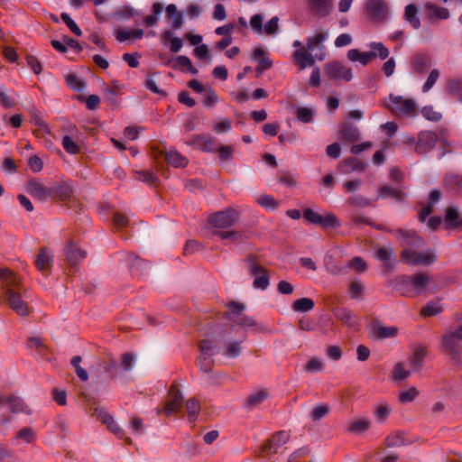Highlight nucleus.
Here are the masks:
<instances>
[{"mask_svg":"<svg viewBox=\"0 0 462 462\" xmlns=\"http://www.w3.org/2000/svg\"><path fill=\"white\" fill-rule=\"evenodd\" d=\"M252 59L258 62L255 68L256 77H260L264 70L271 69L273 66V60L269 58L268 52L265 51L263 46L254 49Z\"/></svg>","mask_w":462,"mask_h":462,"instance_id":"obj_17","label":"nucleus"},{"mask_svg":"<svg viewBox=\"0 0 462 462\" xmlns=\"http://www.w3.org/2000/svg\"><path fill=\"white\" fill-rule=\"evenodd\" d=\"M134 178L137 180L152 186H156L159 182V178L150 171H134Z\"/></svg>","mask_w":462,"mask_h":462,"instance_id":"obj_42","label":"nucleus"},{"mask_svg":"<svg viewBox=\"0 0 462 462\" xmlns=\"http://www.w3.org/2000/svg\"><path fill=\"white\" fill-rule=\"evenodd\" d=\"M289 439V434L284 430L273 433L271 437L273 444L276 446L274 447L273 453H277L279 447L288 442Z\"/></svg>","mask_w":462,"mask_h":462,"instance_id":"obj_57","label":"nucleus"},{"mask_svg":"<svg viewBox=\"0 0 462 462\" xmlns=\"http://www.w3.org/2000/svg\"><path fill=\"white\" fill-rule=\"evenodd\" d=\"M426 9L428 10V15L430 19H441L446 20L449 18L450 13L448 8L438 6L431 3H427L425 5Z\"/></svg>","mask_w":462,"mask_h":462,"instance_id":"obj_34","label":"nucleus"},{"mask_svg":"<svg viewBox=\"0 0 462 462\" xmlns=\"http://www.w3.org/2000/svg\"><path fill=\"white\" fill-rule=\"evenodd\" d=\"M408 274H401L387 282L388 287L399 292L401 296L413 298L408 281Z\"/></svg>","mask_w":462,"mask_h":462,"instance_id":"obj_21","label":"nucleus"},{"mask_svg":"<svg viewBox=\"0 0 462 462\" xmlns=\"http://www.w3.org/2000/svg\"><path fill=\"white\" fill-rule=\"evenodd\" d=\"M87 256V251L79 248L73 241H69L66 247V260L71 268H75L79 260Z\"/></svg>","mask_w":462,"mask_h":462,"instance_id":"obj_22","label":"nucleus"},{"mask_svg":"<svg viewBox=\"0 0 462 462\" xmlns=\"http://www.w3.org/2000/svg\"><path fill=\"white\" fill-rule=\"evenodd\" d=\"M408 277L411 291L413 293V298L424 292L431 282L435 283L432 289V292H436L452 282L450 278L443 276L442 274H438L431 277L428 273L425 272L415 273L413 274L408 275Z\"/></svg>","mask_w":462,"mask_h":462,"instance_id":"obj_2","label":"nucleus"},{"mask_svg":"<svg viewBox=\"0 0 462 462\" xmlns=\"http://www.w3.org/2000/svg\"><path fill=\"white\" fill-rule=\"evenodd\" d=\"M53 263V257L48 253L46 247H42L35 260V265L40 272L45 276L50 274L51 268Z\"/></svg>","mask_w":462,"mask_h":462,"instance_id":"obj_24","label":"nucleus"},{"mask_svg":"<svg viewBox=\"0 0 462 462\" xmlns=\"http://www.w3.org/2000/svg\"><path fill=\"white\" fill-rule=\"evenodd\" d=\"M365 12L372 20L381 22L385 19L388 8L383 0H367L365 3Z\"/></svg>","mask_w":462,"mask_h":462,"instance_id":"obj_14","label":"nucleus"},{"mask_svg":"<svg viewBox=\"0 0 462 462\" xmlns=\"http://www.w3.org/2000/svg\"><path fill=\"white\" fill-rule=\"evenodd\" d=\"M60 18L62 22L68 26V28L77 36L82 35L81 29L77 25L74 20L69 16L67 13H62L60 14Z\"/></svg>","mask_w":462,"mask_h":462,"instance_id":"obj_62","label":"nucleus"},{"mask_svg":"<svg viewBox=\"0 0 462 462\" xmlns=\"http://www.w3.org/2000/svg\"><path fill=\"white\" fill-rule=\"evenodd\" d=\"M389 100L393 105L389 106V109L393 113L412 116L416 111V104L412 99H405L402 96L390 94Z\"/></svg>","mask_w":462,"mask_h":462,"instance_id":"obj_11","label":"nucleus"},{"mask_svg":"<svg viewBox=\"0 0 462 462\" xmlns=\"http://www.w3.org/2000/svg\"><path fill=\"white\" fill-rule=\"evenodd\" d=\"M62 146L64 150L70 154H78L80 152V148L76 142L69 135L62 138Z\"/></svg>","mask_w":462,"mask_h":462,"instance_id":"obj_61","label":"nucleus"},{"mask_svg":"<svg viewBox=\"0 0 462 462\" xmlns=\"http://www.w3.org/2000/svg\"><path fill=\"white\" fill-rule=\"evenodd\" d=\"M52 198H58L61 201L69 200L74 194L73 186L69 181H60L51 187Z\"/></svg>","mask_w":462,"mask_h":462,"instance_id":"obj_25","label":"nucleus"},{"mask_svg":"<svg viewBox=\"0 0 462 462\" xmlns=\"http://www.w3.org/2000/svg\"><path fill=\"white\" fill-rule=\"evenodd\" d=\"M189 420L193 422L197 420L200 411V404L196 398H190L186 402Z\"/></svg>","mask_w":462,"mask_h":462,"instance_id":"obj_50","label":"nucleus"},{"mask_svg":"<svg viewBox=\"0 0 462 462\" xmlns=\"http://www.w3.org/2000/svg\"><path fill=\"white\" fill-rule=\"evenodd\" d=\"M411 372L405 370L402 363H397L393 371L392 378L393 381L399 382L408 378Z\"/></svg>","mask_w":462,"mask_h":462,"instance_id":"obj_59","label":"nucleus"},{"mask_svg":"<svg viewBox=\"0 0 462 462\" xmlns=\"http://www.w3.org/2000/svg\"><path fill=\"white\" fill-rule=\"evenodd\" d=\"M214 234L223 240H229L234 243H241L245 237L244 233L236 230L216 231Z\"/></svg>","mask_w":462,"mask_h":462,"instance_id":"obj_46","label":"nucleus"},{"mask_svg":"<svg viewBox=\"0 0 462 462\" xmlns=\"http://www.w3.org/2000/svg\"><path fill=\"white\" fill-rule=\"evenodd\" d=\"M339 134L341 139L346 143L357 141L360 135L358 128L349 122L342 124Z\"/></svg>","mask_w":462,"mask_h":462,"instance_id":"obj_31","label":"nucleus"},{"mask_svg":"<svg viewBox=\"0 0 462 462\" xmlns=\"http://www.w3.org/2000/svg\"><path fill=\"white\" fill-rule=\"evenodd\" d=\"M169 397L170 400L166 402L163 409L164 413L168 416L179 412L182 406V393L175 382L170 387Z\"/></svg>","mask_w":462,"mask_h":462,"instance_id":"obj_13","label":"nucleus"},{"mask_svg":"<svg viewBox=\"0 0 462 462\" xmlns=\"http://www.w3.org/2000/svg\"><path fill=\"white\" fill-rule=\"evenodd\" d=\"M267 397L268 393L265 390H260L247 398L245 406L248 408H254L262 403L265 399H267Z\"/></svg>","mask_w":462,"mask_h":462,"instance_id":"obj_53","label":"nucleus"},{"mask_svg":"<svg viewBox=\"0 0 462 462\" xmlns=\"http://www.w3.org/2000/svg\"><path fill=\"white\" fill-rule=\"evenodd\" d=\"M444 190L452 195L462 194V175L457 173H447L442 181Z\"/></svg>","mask_w":462,"mask_h":462,"instance_id":"obj_18","label":"nucleus"},{"mask_svg":"<svg viewBox=\"0 0 462 462\" xmlns=\"http://www.w3.org/2000/svg\"><path fill=\"white\" fill-rule=\"evenodd\" d=\"M314 301L310 298H300L292 303V310L296 312H309L314 308Z\"/></svg>","mask_w":462,"mask_h":462,"instance_id":"obj_43","label":"nucleus"},{"mask_svg":"<svg viewBox=\"0 0 462 462\" xmlns=\"http://www.w3.org/2000/svg\"><path fill=\"white\" fill-rule=\"evenodd\" d=\"M334 317L349 328H356L358 322L352 310L346 307H336L332 310Z\"/></svg>","mask_w":462,"mask_h":462,"instance_id":"obj_26","label":"nucleus"},{"mask_svg":"<svg viewBox=\"0 0 462 462\" xmlns=\"http://www.w3.org/2000/svg\"><path fill=\"white\" fill-rule=\"evenodd\" d=\"M398 232L401 234L407 245L420 246L423 242L422 238L419 236L415 231H403L399 229Z\"/></svg>","mask_w":462,"mask_h":462,"instance_id":"obj_52","label":"nucleus"},{"mask_svg":"<svg viewBox=\"0 0 462 462\" xmlns=\"http://www.w3.org/2000/svg\"><path fill=\"white\" fill-rule=\"evenodd\" d=\"M302 216L309 223L318 225L322 228L336 229L341 226L339 218L333 213L322 216L311 208H305Z\"/></svg>","mask_w":462,"mask_h":462,"instance_id":"obj_4","label":"nucleus"},{"mask_svg":"<svg viewBox=\"0 0 462 462\" xmlns=\"http://www.w3.org/2000/svg\"><path fill=\"white\" fill-rule=\"evenodd\" d=\"M330 407L328 404H319L310 412V419L313 421H319L328 414Z\"/></svg>","mask_w":462,"mask_h":462,"instance_id":"obj_55","label":"nucleus"},{"mask_svg":"<svg viewBox=\"0 0 462 462\" xmlns=\"http://www.w3.org/2000/svg\"><path fill=\"white\" fill-rule=\"evenodd\" d=\"M270 285V275L265 268V272L260 273L258 275L255 276V279L253 282V286L255 289H259L262 291L266 290Z\"/></svg>","mask_w":462,"mask_h":462,"instance_id":"obj_54","label":"nucleus"},{"mask_svg":"<svg viewBox=\"0 0 462 462\" xmlns=\"http://www.w3.org/2000/svg\"><path fill=\"white\" fill-rule=\"evenodd\" d=\"M421 114L426 119L432 122H439L442 117L441 114L435 111L431 106H423Z\"/></svg>","mask_w":462,"mask_h":462,"instance_id":"obj_64","label":"nucleus"},{"mask_svg":"<svg viewBox=\"0 0 462 462\" xmlns=\"http://www.w3.org/2000/svg\"><path fill=\"white\" fill-rule=\"evenodd\" d=\"M152 154L154 160L158 161L160 159H163L168 164L175 168H184L189 162V160L176 150H170L169 152H166L153 149Z\"/></svg>","mask_w":462,"mask_h":462,"instance_id":"obj_10","label":"nucleus"},{"mask_svg":"<svg viewBox=\"0 0 462 462\" xmlns=\"http://www.w3.org/2000/svg\"><path fill=\"white\" fill-rule=\"evenodd\" d=\"M0 279L5 282V295L11 309L20 316H27L30 313L28 304L22 299L24 294L20 280L17 275L9 269L0 268Z\"/></svg>","mask_w":462,"mask_h":462,"instance_id":"obj_1","label":"nucleus"},{"mask_svg":"<svg viewBox=\"0 0 462 462\" xmlns=\"http://www.w3.org/2000/svg\"><path fill=\"white\" fill-rule=\"evenodd\" d=\"M343 166L346 168L345 171H358L363 172L365 170L366 164L356 157H348L343 162Z\"/></svg>","mask_w":462,"mask_h":462,"instance_id":"obj_38","label":"nucleus"},{"mask_svg":"<svg viewBox=\"0 0 462 462\" xmlns=\"http://www.w3.org/2000/svg\"><path fill=\"white\" fill-rule=\"evenodd\" d=\"M257 201L262 207L267 209L274 210L279 207V202L272 195H262Z\"/></svg>","mask_w":462,"mask_h":462,"instance_id":"obj_60","label":"nucleus"},{"mask_svg":"<svg viewBox=\"0 0 462 462\" xmlns=\"http://www.w3.org/2000/svg\"><path fill=\"white\" fill-rule=\"evenodd\" d=\"M116 360L109 358L100 361L91 369L92 383L97 389H103L114 378L113 371L116 368Z\"/></svg>","mask_w":462,"mask_h":462,"instance_id":"obj_3","label":"nucleus"},{"mask_svg":"<svg viewBox=\"0 0 462 462\" xmlns=\"http://www.w3.org/2000/svg\"><path fill=\"white\" fill-rule=\"evenodd\" d=\"M398 328L395 327H384L381 325L380 323L377 324V326L374 328V335L379 338H388V337H393L397 335Z\"/></svg>","mask_w":462,"mask_h":462,"instance_id":"obj_41","label":"nucleus"},{"mask_svg":"<svg viewBox=\"0 0 462 462\" xmlns=\"http://www.w3.org/2000/svg\"><path fill=\"white\" fill-rule=\"evenodd\" d=\"M418 8L415 5L410 4L405 7L404 17L414 29L420 27V21L417 17Z\"/></svg>","mask_w":462,"mask_h":462,"instance_id":"obj_40","label":"nucleus"},{"mask_svg":"<svg viewBox=\"0 0 462 462\" xmlns=\"http://www.w3.org/2000/svg\"><path fill=\"white\" fill-rule=\"evenodd\" d=\"M460 218L457 208L448 207L445 215V228L447 230L455 229L460 226Z\"/></svg>","mask_w":462,"mask_h":462,"instance_id":"obj_33","label":"nucleus"},{"mask_svg":"<svg viewBox=\"0 0 462 462\" xmlns=\"http://www.w3.org/2000/svg\"><path fill=\"white\" fill-rule=\"evenodd\" d=\"M0 462H17L11 448L5 444L0 443Z\"/></svg>","mask_w":462,"mask_h":462,"instance_id":"obj_63","label":"nucleus"},{"mask_svg":"<svg viewBox=\"0 0 462 462\" xmlns=\"http://www.w3.org/2000/svg\"><path fill=\"white\" fill-rule=\"evenodd\" d=\"M438 142V135L433 131H421L418 135V141L415 143V152L418 154H426L430 152Z\"/></svg>","mask_w":462,"mask_h":462,"instance_id":"obj_12","label":"nucleus"},{"mask_svg":"<svg viewBox=\"0 0 462 462\" xmlns=\"http://www.w3.org/2000/svg\"><path fill=\"white\" fill-rule=\"evenodd\" d=\"M26 191L40 200L52 198L51 188L45 187L34 179L30 180L26 185Z\"/></svg>","mask_w":462,"mask_h":462,"instance_id":"obj_19","label":"nucleus"},{"mask_svg":"<svg viewBox=\"0 0 462 462\" xmlns=\"http://www.w3.org/2000/svg\"><path fill=\"white\" fill-rule=\"evenodd\" d=\"M442 347L446 354H448L453 362L460 365L462 362V345L458 340L453 339L446 335L442 337Z\"/></svg>","mask_w":462,"mask_h":462,"instance_id":"obj_15","label":"nucleus"},{"mask_svg":"<svg viewBox=\"0 0 462 462\" xmlns=\"http://www.w3.org/2000/svg\"><path fill=\"white\" fill-rule=\"evenodd\" d=\"M94 415H96L102 421L103 424H106L107 429L118 439H124L125 444L127 445L132 444L131 438L125 436V430L119 427V425L115 421L114 418L109 413H107L104 409L96 408Z\"/></svg>","mask_w":462,"mask_h":462,"instance_id":"obj_7","label":"nucleus"},{"mask_svg":"<svg viewBox=\"0 0 462 462\" xmlns=\"http://www.w3.org/2000/svg\"><path fill=\"white\" fill-rule=\"evenodd\" d=\"M186 143L189 146H194L205 152H216L217 150L218 142L216 137L210 134H196Z\"/></svg>","mask_w":462,"mask_h":462,"instance_id":"obj_9","label":"nucleus"},{"mask_svg":"<svg viewBox=\"0 0 462 462\" xmlns=\"http://www.w3.org/2000/svg\"><path fill=\"white\" fill-rule=\"evenodd\" d=\"M410 65L414 72L422 75L430 68L431 58L427 52L419 51L411 57Z\"/></svg>","mask_w":462,"mask_h":462,"instance_id":"obj_16","label":"nucleus"},{"mask_svg":"<svg viewBox=\"0 0 462 462\" xmlns=\"http://www.w3.org/2000/svg\"><path fill=\"white\" fill-rule=\"evenodd\" d=\"M5 402H7L10 405V411L14 413H19V412H26L28 414L31 413V411H27V405L23 402V400L20 397L11 395L5 399Z\"/></svg>","mask_w":462,"mask_h":462,"instance_id":"obj_37","label":"nucleus"},{"mask_svg":"<svg viewBox=\"0 0 462 462\" xmlns=\"http://www.w3.org/2000/svg\"><path fill=\"white\" fill-rule=\"evenodd\" d=\"M127 261L129 263L130 270L134 273L143 274L149 266L148 261L142 259L134 252H129L127 254Z\"/></svg>","mask_w":462,"mask_h":462,"instance_id":"obj_29","label":"nucleus"},{"mask_svg":"<svg viewBox=\"0 0 462 462\" xmlns=\"http://www.w3.org/2000/svg\"><path fill=\"white\" fill-rule=\"evenodd\" d=\"M447 90L448 94L462 102V80L450 79L447 83Z\"/></svg>","mask_w":462,"mask_h":462,"instance_id":"obj_49","label":"nucleus"},{"mask_svg":"<svg viewBox=\"0 0 462 462\" xmlns=\"http://www.w3.org/2000/svg\"><path fill=\"white\" fill-rule=\"evenodd\" d=\"M245 263L248 268L249 274L253 276L258 275L260 273L265 272V268L259 263L258 256L254 254H249Z\"/></svg>","mask_w":462,"mask_h":462,"instance_id":"obj_36","label":"nucleus"},{"mask_svg":"<svg viewBox=\"0 0 462 462\" xmlns=\"http://www.w3.org/2000/svg\"><path fill=\"white\" fill-rule=\"evenodd\" d=\"M428 354L427 347L418 346L414 347L412 355L410 357V365L413 372H420L424 366V358Z\"/></svg>","mask_w":462,"mask_h":462,"instance_id":"obj_28","label":"nucleus"},{"mask_svg":"<svg viewBox=\"0 0 462 462\" xmlns=\"http://www.w3.org/2000/svg\"><path fill=\"white\" fill-rule=\"evenodd\" d=\"M325 75L333 80L343 79L345 81H350L352 79V69L344 66L337 60L327 63L324 67Z\"/></svg>","mask_w":462,"mask_h":462,"instance_id":"obj_8","label":"nucleus"},{"mask_svg":"<svg viewBox=\"0 0 462 462\" xmlns=\"http://www.w3.org/2000/svg\"><path fill=\"white\" fill-rule=\"evenodd\" d=\"M143 33V29H118L116 31V38L118 42H124L130 39H142Z\"/></svg>","mask_w":462,"mask_h":462,"instance_id":"obj_35","label":"nucleus"},{"mask_svg":"<svg viewBox=\"0 0 462 462\" xmlns=\"http://www.w3.org/2000/svg\"><path fill=\"white\" fill-rule=\"evenodd\" d=\"M138 14L137 10L130 5H124L116 10L114 16L122 20H128Z\"/></svg>","mask_w":462,"mask_h":462,"instance_id":"obj_56","label":"nucleus"},{"mask_svg":"<svg viewBox=\"0 0 462 462\" xmlns=\"http://www.w3.org/2000/svg\"><path fill=\"white\" fill-rule=\"evenodd\" d=\"M407 197L406 192L402 189L393 188L390 185H383L377 188V199H393L396 202H403Z\"/></svg>","mask_w":462,"mask_h":462,"instance_id":"obj_20","label":"nucleus"},{"mask_svg":"<svg viewBox=\"0 0 462 462\" xmlns=\"http://www.w3.org/2000/svg\"><path fill=\"white\" fill-rule=\"evenodd\" d=\"M67 85L75 91H82L86 88L87 84L85 81L79 79L75 73H70L65 76Z\"/></svg>","mask_w":462,"mask_h":462,"instance_id":"obj_51","label":"nucleus"},{"mask_svg":"<svg viewBox=\"0 0 462 462\" xmlns=\"http://www.w3.org/2000/svg\"><path fill=\"white\" fill-rule=\"evenodd\" d=\"M309 5L316 15L325 17L332 10V0H309Z\"/></svg>","mask_w":462,"mask_h":462,"instance_id":"obj_30","label":"nucleus"},{"mask_svg":"<svg viewBox=\"0 0 462 462\" xmlns=\"http://www.w3.org/2000/svg\"><path fill=\"white\" fill-rule=\"evenodd\" d=\"M401 259L408 264L429 266L436 261V255L430 253L416 252L410 249H404L401 252Z\"/></svg>","mask_w":462,"mask_h":462,"instance_id":"obj_6","label":"nucleus"},{"mask_svg":"<svg viewBox=\"0 0 462 462\" xmlns=\"http://www.w3.org/2000/svg\"><path fill=\"white\" fill-rule=\"evenodd\" d=\"M212 354H200L197 365L203 373H210L214 368V360L211 358Z\"/></svg>","mask_w":462,"mask_h":462,"instance_id":"obj_44","label":"nucleus"},{"mask_svg":"<svg viewBox=\"0 0 462 462\" xmlns=\"http://www.w3.org/2000/svg\"><path fill=\"white\" fill-rule=\"evenodd\" d=\"M420 394L419 390L415 386L410 387L408 390L402 392L399 394V402L407 403L412 402Z\"/></svg>","mask_w":462,"mask_h":462,"instance_id":"obj_58","label":"nucleus"},{"mask_svg":"<svg viewBox=\"0 0 462 462\" xmlns=\"http://www.w3.org/2000/svg\"><path fill=\"white\" fill-rule=\"evenodd\" d=\"M238 218V211L232 208H227L211 214L208 217V223L216 228H227L235 226Z\"/></svg>","mask_w":462,"mask_h":462,"instance_id":"obj_5","label":"nucleus"},{"mask_svg":"<svg viewBox=\"0 0 462 462\" xmlns=\"http://www.w3.org/2000/svg\"><path fill=\"white\" fill-rule=\"evenodd\" d=\"M443 311V307L435 300H430L427 304L420 309V314L422 317L428 318L437 316Z\"/></svg>","mask_w":462,"mask_h":462,"instance_id":"obj_39","label":"nucleus"},{"mask_svg":"<svg viewBox=\"0 0 462 462\" xmlns=\"http://www.w3.org/2000/svg\"><path fill=\"white\" fill-rule=\"evenodd\" d=\"M384 443L387 448L401 447L411 444V441L405 438V432L397 430L384 439Z\"/></svg>","mask_w":462,"mask_h":462,"instance_id":"obj_32","label":"nucleus"},{"mask_svg":"<svg viewBox=\"0 0 462 462\" xmlns=\"http://www.w3.org/2000/svg\"><path fill=\"white\" fill-rule=\"evenodd\" d=\"M394 253L392 248L380 247L374 252V257L383 263L384 272H392L395 268Z\"/></svg>","mask_w":462,"mask_h":462,"instance_id":"obj_23","label":"nucleus"},{"mask_svg":"<svg viewBox=\"0 0 462 462\" xmlns=\"http://www.w3.org/2000/svg\"><path fill=\"white\" fill-rule=\"evenodd\" d=\"M152 14L144 18L143 23L147 27H153L157 24L159 18L158 15L163 11V5L161 3H154L152 6Z\"/></svg>","mask_w":462,"mask_h":462,"instance_id":"obj_45","label":"nucleus"},{"mask_svg":"<svg viewBox=\"0 0 462 462\" xmlns=\"http://www.w3.org/2000/svg\"><path fill=\"white\" fill-rule=\"evenodd\" d=\"M168 41H171L170 50L171 52H179L183 46L182 40L179 37H172V32L169 30L162 33V42L165 43Z\"/></svg>","mask_w":462,"mask_h":462,"instance_id":"obj_48","label":"nucleus"},{"mask_svg":"<svg viewBox=\"0 0 462 462\" xmlns=\"http://www.w3.org/2000/svg\"><path fill=\"white\" fill-rule=\"evenodd\" d=\"M370 420L368 419H359L356 420H353L348 428L347 430L349 432H353L356 434H361L365 432L370 428Z\"/></svg>","mask_w":462,"mask_h":462,"instance_id":"obj_47","label":"nucleus"},{"mask_svg":"<svg viewBox=\"0 0 462 462\" xmlns=\"http://www.w3.org/2000/svg\"><path fill=\"white\" fill-rule=\"evenodd\" d=\"M31 122L39 128L34 131V134L38 137H43L44 134H51V127L48 123L44 122L40 112L32 106L30 110Z\"/></svg>","mask_w":462,"mask_h":462,"instance_id":"obj_27","label":"nucleus"}]
</instances>
